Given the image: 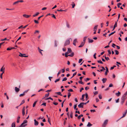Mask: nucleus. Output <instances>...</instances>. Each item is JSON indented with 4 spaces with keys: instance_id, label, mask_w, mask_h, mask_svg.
<instances>
[{
    "instance_id": "43",
    "label": "nucleus",
    "mask_w": 127,
    "mask_h": 127,
    "mask_svg": "<svg viewBox=\"0 0 127 127\" xmlns=\"http://www.w3.org/2000/svg\"><path fill=\"white\" fill-rule=\"evenodd\" d=\"M60 80V78H59L58 79H56L55 81V83L59 81Z\"/></svg>"
},
{
    "instance_id": "51",
    "label": "nucleus",
    "mask_w": 127,
    "mask_h": 127,
    "mask_svg": "<svg viewBox=\"0 0 127 127\" xmlns=\"http://www.w3.org/2000/svg\"><path fill=\"white\" fill-rule=\"evenodd\" d=\"M67 80V78L66 77H64L62 80V81H65Z\"/></svg>"
},
{
    "instance_id": "16",
    "label": "nucleus",
    "mask_w": 127,
    "mask_h": 127,
    "mask_svg": "<svg viewBox=\"0 0 127 127\" xmlns=\"http://www.w3.org/2000/svg\"><path fill=\"white\" fill-rule=\"evenodd\" d=\"M72 52V50L70 48H68V49L67 52V53L69 54L71 53Z\"/></svg>"
},
{
    "instance_id": "58",
    "label": "nucleus",
    "mask_w": 127,
    "mask_h": 127,
    "mask_svg": "<svg viewBox=\"0 0 127 127\" xmlns=\"http://www.w3.org/2000/svg\"><path fill=\"white\" fill-rule=\"evenodd\" d=\"M44 91V90L43 89H40L38 90V92H39L40 91Z\"/></svg>"
},
{
    "instance_id": "27",
    "label": "nucleus",
    "mask_w": 127,
    "mask_h": 127,
    "mask_svg": "<svg viewBox=\"0 0 127 127\" xmlns=\"http://www.w3.org/2000/svg\"><path fill=\"white\" fill-rule=\"evenodd\" d=\"M15 122L13 123L11 125V127H15Z\"/></svg>"
},
{
    "instance_id": "62",
    "label": "nucleus",
    "mask_w": 127,
    "mask_h": 127,
    "mask_svg": "<svg viewBox=\"0 0 127 127\" xmlns=\"http://www.w3.org/2000/svg\"><path fill=\"white\" fill-rule=\"evenodd\" d=\"M84 89L83 88H82L80 90V92H81L82 90H84Z\"/></svg>"
},
{
    "instance_id": "8",
    "label": "nucleus",
    "mask_w": 127,
    "mask_h": 127,
    "mask_svg": "<svg viewBox=\"0 0 127 127\" xmlns=\"http://www.w3.org/2000/svg\"><path fill=\"white\" fill-rule=\"evenodd\" d=\"M31 15H26L25 14H24L23 15V16L26 18H28L30 17L31 16Z\"/></svg>"
},
{
    "instance_id": "35",
    "label": "nucleus",
    "mask_w": 127,
    "mask_h": 127,
    "mask_svg": "<svg viewBox=\"0 0 127 127\" xmlns=\"http://www.w3.org/2000/svg\"><path fill=\"white\" fill-rule=\"evenodd\" d=\"M66 25L67 27L68 28H70V25H69V24L67 22L66 23Z\"/></svg>"
},
{
    "instance_id": "10",
    "label": "nucleus",
    "mask_w": 127,
    "mask_h": 127,
    "mask_svg": "<svg viewBox=\"0 0 127 127\" xmlns=\"http://www.w3.org/2000/svg\"><path fill=\"white\" fill-rule=\"evenodd\" d=\"M85 42H82L81 43L80 45L78 46L79 47H82L84 45Z\"/></svg>"
},
{
    "instance_id": "13",
    "label": "nucleus",
    "mask_w": 127,
    "mask_h": 127,
    "mask_svg": "<svg viewBox=\"0 0 127 127\" xmlns=\"http://www.w3.org/2000/svg\"><path fill=\"white\" fill-rule=\"evenodd\" d=\"M20 117L19 116H18L17 118V123H18L19 122V119Z\"/></svg>"
},
{
    "instance_id": "37",
    "label": "nucleus",
    "mask_w": 127,
    "mask_h": 127,
    "mask_svg": "<svg viewBox=\"0 0 127 127\" xmlns=\"http://www.w3.org/2000/svg\"><path fill=\"white\" fill-rule=\"evenodd\" d=\"M115 54L116 55H118L119 54V52H118V51L117 50H115Z\"/></svg>"
},
{
    "instance_id": "61",
    "label": "nucleus",
    "mask_w": 127,
    "mask_h": 127,
    "mask_svg": "<svg viewBox=\"0 0 127 127\" xmlns=\"http://www.w3.org/2000/svg\"><path fill=\"white\" fill-rule=\"evenodd\" d=\"M43 16V15H42L40 16H39V17H38V20H39V19H40V18H41V17H42Z\"/></svg>"
},
{
    "instance_id": "28",
    "label": "nucleus",
    "mask_w": 127,
    "mask_h": 127,
    "mask_svg": "<svg viewBox=\"0 0 127 127\" xmlns=\"http://www.w3.org/2000/svg\"><path fill=\"white\" fill-rule=\"evenodd\" d=\"M127 95V91L123 95L122 97L126 98V97Z\"/></svg>"
},
{
    "instance_id": "55",
    "label": "nucleus",
    "mask_w": 127,
    "mask_h": 127,
    "mask_svg": "<svg viewBox=\"0 0 127 127\" xmlns=\"http://www.w3.org/2000/svg\"><path fill=\"white\" fill-rule=\"evenodd\" d=\"M94 95H95L97 94H98V92L97 91H95V92L94 93Z\"/></svg>"
},
{
    "instance_id": "29",
    "label": "nucleus",
    "mask_w": 127,
    "mask_h": 127,
    "mask_svg": "<svg viewBox=\"0 0 127 127\" xmlns=\"http://www.w3.org/2000/svg\"><path fill=\"white\" fill-rule=\"evenodd\" d=\"M25 102V100H23L21 103L20 104L19 106H20L22 104H23Z\"/></svg>"
},
{
    "instance_id": "31",
    "label": "nucleus",
    "mask_w": 127,
    "mask_h": 127,
    "mask_svg": "<svg viewBox=\"0 0 127 127\" xmlns=\"http://www.w3.org/2000/svg\"><path fill=\"white\" fill-rule=\"evenodd\" d=\"M83 115L82 114H81L80 115H79L78 116V119H81V117H83Z\"/></svg>"
},
{
    "instance_id": "47",
    "label": "nucleus",
    "mask_w": 127,
    "mask_h": 127,
    "mask_svg": "<svg viewBox=\"0 0 127 127\" xmlns=\"http://www.w3.org/2000/svg\"><path fill=\"white\" fill-rule=\"evenodd\" d=\"M48 121L50 125H51L50 118H48Z\"/></svg>"
},
{
    "instance_id": "7",
    "label": "nucleus",
    "mask_w": 127,
    "mask_h": 127,
    "mask_svg": "<svg viewBox=\"0 0 127 127\" xmlns=\"http://www.w3.org/2000/svg\"><path fill=\"white\" fill-rule=\"evenodd\" d=\"M105 68L106 69V70L105 72V75H107V73L109 71H108V68L106 66L105 67Z\"/></svg>"
},
{
    "instance_id": "24",
    "label": "nucleus",
    "mask_w": 127,
    "mask_h": 127,
    "mask_svg": "<svg viewBox=\"0 0 127 127\" xmlns=\"http://www.w3.org/2000/svg\"><path fill=\"white\" fill-rule=\"evenodd\" d=\"M20 125L22 127H25L27 125V124H23V123H22Z\"/></svg>"
},
{
    "instance_id": "38",
    "label": "nucleus",
    "mask_w": 127,
    "mask_h": 127,
    "mask_svg": "<svg viewBox=\"0 0 127 127\" xmlns=\"http://www.w3.org/2000/svg\"><path fill=\"white\" fill-rule=\"evenodd\" d=\"M122 4V3H119L117 4V6L118 8H119L120 7V5H121Z\"/></svg>"
},
{
    "instance_id": "21",
    "label": "nucleus",
    "mask_w": 127,
    "mask_h": 127,
    "mask_svg": "<svg viewBox=\"0 0 127 127\" xmlns=\"http://www.w3.org/2000/svg\"><path fill=\"white\" fill-rule=\"evenodd\" d=\"M85 95L83 94L82 95V98L81 99V100H82L83 101H84V98L85 97Z\"/></svg>"
},
{
    "instance_id": "12",
    "label": "nucleus",
    "mask_w": 127,
    "mask_h": 127,
    "mask_svg": "<svg viewBox=\"0 0 127 127\" xmlns=\"http://www.w3.org/2000/svg\"><path fill=\"white\" fill-rule=\"evenodd\" d=\"M126 114H127V113H126V112H125V113L123 114V115L119 119V120H120L121 118L125 117V116L126 115Z\"/></svg>"
},
{
    "instance_id": "26",
    "label": "nucleus",
    "mask_w": 127,
    "mask_h": 127,
    "mask_svg": "<svg viewBox=\"0 0 127 127\" xmlns=\"http://www.w3.org/2000/svg\"><path fill=\"white\" fill-rule=\"evenodd\" d=\"M88 39L89 40V43H92L93 42L94 40L93 39H90L89 38H88Z\"/></svg>"
},
{
    "instance_id": "44",
    "label": "nucleus",
    "mask_w": 127,
    "mask_h": 127,
    "mask_svg": "<svg viewBox=\"0 0 127 127\" xmlns=\"http://www.w3.org/2000/svg\"><path fill=\"white\" fill-rule=\"evenodd\" d=\"M25 95V94H24V93H23V94H21L19 96L20 97L23 96Z\"/></svg>"
},
{
    "instance_id": "14",
    "label": "nucleus",
    "mask_w": 127,
    "mask_h": 127,
    "mask_svg": "<svg viewBox=\"0 0 127 127\" xmlns=\"http://www.w3.org/2000/svg\"><path fill=\"white\" fill-rule=\"evenodd\" d=\"M117 26V22H115V24L114 26L113 29L112 31H113L115 29L116 27Z\"/></svg>"
},
{
    "instance_id": "25",
    "label": "nucleus",
    "mask_w": 127,
    "mask_h": 127,
    "mask_svg": "<svg viewBox=\"0 0 127 127\" xmlns=\"http://www.w3.org/2000/svg\"><path fill=\"white\" fill-rule=\"evenodd\" d=\"M92 125L91 124L90 122H88V124L87 125V126L88 127H90L92 126Z\"/></svg>"
},
{
    "instance_id": "40",
    "label": "nucleus",
    "mask_w": 127,
    "mask_h": 127,
    "mask_svg": "<svg viewBox=\"0 0 127 127\" xmlns=\"http://www.w3.org/2000/svg\"><path fill=\"white\" fill-rule=\"evenodd\" d=\"M73 113L72 112H71L70 115V117L71 118H72L73 117Z\"/></svg>"
},
{
    "instance_id": "22",
    "label": "nucleus",
    "mask_w": 127,
    "mask_h": 127,
    "mask_svg": "<svg viewBox=\"0 0 127 127\" xmlns=\"http://www.w3.org/2000/svg\"><path fill=\"white\" fill-rule=\"evenodd\" d=\"M74 53L73 52H72L70 54L68 55V56H69L72 57L74 56Z\"/></svg>"
},
{
    "instance_id": "54",
    "label": "nucleus",
    "mask_w": 127,
    "mask_h": 127,
    "mask_svg": "<svg viewBox=\"0 0 127 127\" xmlns=\"http://www.w3.org/2000/svg\"><path fill=\"white\" fill-rule=\"evenodd\" d=\"M49 93H48L47 94H46L45 95V97H47L49 96Z\"/></svg>"
},
{
    "instance_id": "11",
    "label": "nucleus",
    "mask_w": 127,
    "mask_h": 127,
    "mask_svg": "<svg viewBox=\"0 0 127 127\" xmlns=\"http://www.w3.org/2000/svg\"><path fill=\"white\" fill-rule=\"evenodd\" d=\"M34 125L35 126H37L38 124V121H37L35 119L34 120Z\"/></svg>"
},
{
    "instance_id": "18",
    "label": "nucleus",
    "mask_w": 127,
    "mask_h": 127,
    "mask_svg": "<svg viewBox=\"0 0 127 127\" xmlns=\"http://www.w3.org/2000/svg\"><path fill=\"white\" fill-rule=\"evenodd\" d=\"M97 25L95 26L94 28V31H96L97 28Z\"/></svg>"
},
{
    "instance_id": "63",
    "label": "nucleus",
    "mask_w": 127,
    "mask_h": 127,
    "mask_svg": "<svg viewBox=\"0 0 127 127\" xmlns=\"http://www.w3.org/2000/svg\"><path fill=\"white\" fill-rule=\"evenodd\" d=\"M85 95V97L86 98H87L88 97V94L87 93H86Z\"/></svg>"
},
{
    "instance_id": "59",
    "label": "nucleus",
    "mask_w": 127,
    "mask_h": 127,
    "mask_svg": "<svg viewBox=\"0 0 127 127\" xmlns=\"http://www.w3.org/2000/svg\"><path fill=\"white\" fill-rule=\"evenodd\" d=\"M90 79L89 78H87L86 80H85V81L86 82L87 81H89Z\"/></svg>"
},
{
    "instance_id": "15",
    "label": "nucleus",
    "mask_w": 127,
    "mask_h": 127,
    "mask_svg": "<svg viewBox=\"0 0 127 127\" xmlns=\"http://www.w3.org/2000/svg\"><path fill=\"white\" fill-rule=\"evenodd\" d=\"M38 51H39V52L42 55H43V54H42V53L41 52V51H43V50H41L39 48V47H38Z\"/></svg>"
},
{
    "instance_id": "17",
    "label": "nucleus",
    "mask_w": 127,
    "mask_h": 127,
    "mask_svg": "<svg viewBox=\"0 0 127 127\" xmlns=\"http://www.w3.org/2000/svg\"><path fill=\"white\" fill-rule=\"evenodd\" d=\"M15 91L16 92H18L20 90L19 88H18L17 87H15Z\"/></svg>"
},
{
    "instance_id": "42",
    "label": "nucleus",
    "mask_w": 127,
    "mask_h": 127,
    "mask_svg": "<svg viewBox=\"0 0 127 127\" xmlns=\"http://www.w3.org/2000/svg\"><path fill=\"white\" fill-rule=\"evenodd\" d=\"M56 93L58 94V95H60L61 96L62 95L61 94V93L60 92H57V93Z\"/></svg>"
},
{
    "instance_id": "32",
    "label": "nucleus",
    "mask_w": 127,
    "mask_h": 127,
    "mask_svg": "<svg viewBox=\"0 0 127 127\" xmlns=\"http://www.w3.org/2000/svg\"><path fill=\"white\" fill-rule=\"evenodd\" d=\"M97 62L98 63H99L100 64H103V63L102 62V61L101 60H98L97 61Z\"/></svg>"
},
{
    "instance_id": "57",
    "label": "nucleus",
    "mask_w": 127,
    "mask_h": 127,
    "mask_svg": "<svg viewBox=\"0 0 127 127\" xmlns=\"http://www.w3.org/2000/svg\"><path fill=\"white\" fill-rule=\"evenodd\" d=\"M82 60H83V59H80L79 60V62H78L79 63H80L81 62V61H82Z\"/></svg>"
},
{
    "instance_id": "34",
    "label": "nucleus",
    "mask_w": 127,
    "mask_h": 127,
    "mask_svg": "<svg viewBox=\"0 0 127 127\" xmlns=\"http://www.w3.org/2000/svg\"><path fill=\"white\" fill-rule=\"evenodd\" d=\"M87 37L85 36L83 38V42H85V40H86Z\"/></svg>"
},
{
    "instance_id": "50",
    "label": "nucleus",
    "mask_w": 127,
    "mask_h": 127,
    "mask_svg": "<svg viewBox=\"0 0 127 127\" xmlns=\"http://www.w3.org/2000/svg\"><path fill=\"white\" fill-rule=\"evenodd\" d=\"M76 73H77V72H75V73H73V76H72V77L71 78L73 77H74V76L76 75Z\"/></svg>"
},
{
    "instance_id": "19",
    "label": "nucleus",
    "mask_w": 127,
    "mask_h": 127,
    "mask_svg": "<svg viewBox=\"0 0 127 127\" xmlns=\"http://www.w3.org/2000/svg\"><path fill=\"white\" fill-rule=\"evenodd\" d=\"M107 80V79L106 78H103L102 80L103 83H105Z\"/></svg>"
},
{
    "instance_id": "2",
    "label": "nucleus",
    "mask_w": 127,
    "mask_h": 127,
    "mask_svg": "<svg viewBox=\"0 0 127 127\" xmlns=\"http://www.w3.org/2000/svg\"><path fill=\"white\" fill-rule=\"evenodd\" d=\"M126 99V98H125L123 97H122L121 98V103L122 105H123L124 102V101Z\"/></svg>"
},
{
    "instance_id": "9",
    "label": "nucleus",
    "mask_w": 127,
    "mask_h": 127,
    "mask_svg": "<svg viewBox=\"0 0 127 127\" xmlns=\"http://www.w3.org/2000/svg\"><path fill=\"white\" fill-rule=\"evenodd\" d=\"M108 122V120H105L103 124V126H105L107 123Z\"/></svg>"
},
{
    "instance_id": "4",
    "label": "nucleus",
    "mask_w": 127,
    "mask_h": 127,
    "mask_svg": "<svg viewBox=\"0 0 127 127\" xmlns=\"http://www.w3.org/2000/svg\"><path fill=\"white\" fill-rule=\"evenodd\" d=\"M77 42V39L76 38H75L74 39L73 41V44L75 46H76V43Z\"/></svg>"
},
{
    "instance_id": "45",
    "label": "nucleus",
    "mask_w": 127,
    "mask_h": 127,
    "mask_svg": "<svg viewBox=\"0 0 127 127\" xmlns=\"http://www.w3.org/2000/svg\"><path fill=\"white\" fill-rule=\"evenodd\" d=\"M71 93L70 92H68V98H69V97L71 96Z\"/></svg>"
},
{
    "instance_id": "36",
    "label": "nucleus",
    "mask_w": 127,
    "mask_h": 127,
    "mask_svg": "<svg viewBox=\"0 0 127 127\" xmlns=\"http://www.w3.org/2000/svg\"><path fill=\"white\" fill-rule=\"evenodd\" d=\"M27 122V121L26 120H25L24 121L23 123V124H25Z\"/></svg>"
},
{
    "instance_id": "3",
    "label": "nucleus",
    "mask_w": 127,
    "mask_h": 127,
    "mask_svg": "<svg viewBox=\"0 0 127 127\" xmlns=\"http://www.w3.org/2000/svg\"><path fill=\"white\" fill-rule=\"evenodd\" d=\"M84 105L83 102H82L81 103L79 104L78 105V106L79 108H83V106Z\"/></svg>"
},
{
    "instance_id": "30",
    "label": "nucleus",
    "mask_w": 127,
    "mask_h": 127,
    "mask_svg": "<svg viewBox=\"0 0 127 127\" xmlns=\"http://www.w3.org/2000/svg\"><path fill=\"white\" fill-rule=\"evenodd\" d=\"M37 101H35L33 103V107H34L35 106V105L36 104V103L37 102Z\"/></svg>"
},
{
    "instance_id": "33",
    "label": "nucleus",
    "mask_w": 127,
    "mask_h": 127,
    "mask_svg": "<svg viewBox=\"0 0 127 127\" xmlns=\"http://www.w3.org/2000/svg\"><path fill=\"white\" fill-rule=\"evenodd\" d=\"M19 1H16L14 2L13 3V5H15L16 4H18V3H19Z\"/></svg>"
},
{
    "instance_id": "60",
    "label": "nucleus",
    "mask_w": 127,
    "mask_h": 127,
    "mask_svg": "<svg viewBox=\"0 0 127 127\" xmlns=\"http://www.w3.org/2000/svg\"><path fill=\"white\" fill-rule=\"evenodd\" d=\"M55 47H57V42L56 41H55Z\"/></svg>"
},
{
    "instance_id": "1",
    "label": "nucleus",
    "mask_w": 127,
    "mask_h": 127,
    "mask_svg": "<svg viewBox=\"0 0 127 127\" xmlns=\"http://www.w3.org/2000/svg\"><path fill=\"white\" fill-rule=\"evenodd\" d=\"M71 39L70 38L68 39H67L65 41L64 43V46H65L67 45H69L70 44V40Z\"/></svg>"
},
{
    "instance_id": "39",
    "label": "nucleus",
    "mask_w": 127,
    "mask_h": 127,
    "mask_svg": "<svg viewBox=\"0 0 127 127\" xmlns=\"http://www.w3.org/2000/svg\"><path fill=\"white\" fill-rule=\"evenodd\" d=\"M105 60H107L108 61L109 60V58L108 57H106L105 56Z\"/></svg>"
},
{
    "instance_id": "48",
    "label": "nucleus",
    "mask_w": 127,
    "mask_h": 127,
    "mask_svg": "<svg viewBox=\"0 0 127 127\" xmlns=\"http://www.w3.org/2000/svg\"><path fill=\"white\" fill-rule=\"evenodd\" d=\"M79 83L80 84H81L82 85H83L84 84V83H83L82 81H79Z\"/></svg>"
},
{
    "instance_id": "41",
    "label": "nucleus",
    "mask_w": 127,
    "mask_h": 127,
    "mask_svg": "<svg viewBox=\"0 0 127 127\" xmlns=\"http://www.w3.org/2000/svg\"><path fill=\"white\" fill-rule=\"evenodd\" d=\"M72 8H74V6H75V4L74 2H72Z\"/></svg>"
},
{
    "instance_id": "53",
    "label": "nucleus",
    "mask_w": 127,
    "mask_h": 127,
    "mask_svg": "<svg viewBox=\"0 0 127 127\" xmlns=\"http://www.w3.org/2000/svg\"><path fill=\"white\" fill-rule=\"evenodd\" d=\"M67 54H68V53L67 52H66L65 54V57H67L68 56H68V55H67Z\"/></svg>"
},
{
    "instance_id": "52",
    "label": "nucleus",
    "mask_w": 127,
    "mask_h": 127,
    "mask_svg": "<svg viewBox=\"0 0 127 127\" xmlns=\"http://www.w3.org/2000/svg\"><path fill=\"white\" fill-rule=\"evenodd\" d=\"M68 91L69 92H72L73 91V90L72 89H70L68 90Z\"/></svg>"
},
{
    "instance_id": "5",
    "label": "nucleus",
    "mask_w": 127,
    "mask_h": 127,
    "mask_svg": "<svg viewBox=\"0 0 127 127\" xmlns=\"http://www.w3.org/2000/svg\"><path fill=\"white\" fill-rule=\"evenodd\" d=\"M25 107H23L22 110V114L23 116L25 115Z\"/></svg>"
},
{
    "instance_id": "20",
    "label": "nucleus",
    "mask_w": 127,
    "mask_h": 127,
    "mask_svg": "<svg viewBox=\"0 0 127 127\" xmlns=\"http://www.w3.org/2000/svg\"><path fill=\"white\" fill-rule=\"evenodd\" d=\"M121 93L119 91L118 92V93H116V95L117 96H119L121 95Z\"/></svg>"
},
{
    "instance_id": "46",
    "label": "nucleus",
    "mask_w": 127,
    "mask_h": 127,
    "mask_svg": "<svg viewBox=\"0 0 127 127\" xmlns=\"http://www.w3.org/2000/svg\"><path fill=\"white\" fill-rule=\"evenodd\" d=\"M61 71L60 70L58 72V73L57 74V77H58L59 74L61 73Z\"/></svg>"
},
{
    "instance_id": "64",
    "label": "nucleus",
    "mask_w": 127,
    "mask_h": 127,
    "mask_svg": "<svg viewBox=\"0 0 127 127\" xmlns=\"http://www.w3.org/2000/svg\"><path fill=\"white\" fill-rule=\"evenodd\" d=\"M89 89V87H86L85 88V90H87Z\"/></svg>"
},
{
    "instance_id": "23",
    "label": "nucleus",
    "mask_w": 127,
    "mask_h": 127,
    "mask_svg": "<svg viewBox=\"0 0 127 127\" xmlns=\"http://www.w3.org/2000/svg\"><path fill=\"white\" fill-rule=\"evenodd\" d=\"M39 14V13L38 12H37L35 14L33 15V17H35L37 16Z\"/></svg>"
},
{
    "instance_id": "56",
    "label": "nucleus",
    "mask_w": 127,
    "mask_h": 127,
    "mask_svg": "<svg viewBox=\"0 0 127 127\" xmlns=\"http://www.w3.org/2000/svg\"><path fill=\"white\" fill-rule=\"evenodd\" d=\"M113 86V85L112 83L110 84L109 86V87H112Z\"/></svg>"
},
{
    "instance_id": "49",
    "label": "nucleus",
    "mask_w": 127,
    "mask_h": 127,
    "mask_svg": "<svg viewBox=\"0 0 127 127\" xmlns=\"http://www.w3.org/2000/svg\"><path fill=\"white\" fill-rule=\"evenodd\" d=\"M34 22L36 24H38L39 23L36 20H34Z\"/></svg>"
},
{
    "instance_id": "6",
    "label": "nucleus",
    "mask_w": 127,
    "mask_h": 127,
    "mask_svg": "<svg viewBox=\"0 0 127 127\" xmlns=\"http://www.w3.org/2000/svg\"><path fill=\"white\" fill-rule=\"evenodd\" d=\"M25 54H23L22 53H20V54L19 55V56H20L22 57H28L27 56H24V55H25Z\"/></svg>"
}]
</instances>
